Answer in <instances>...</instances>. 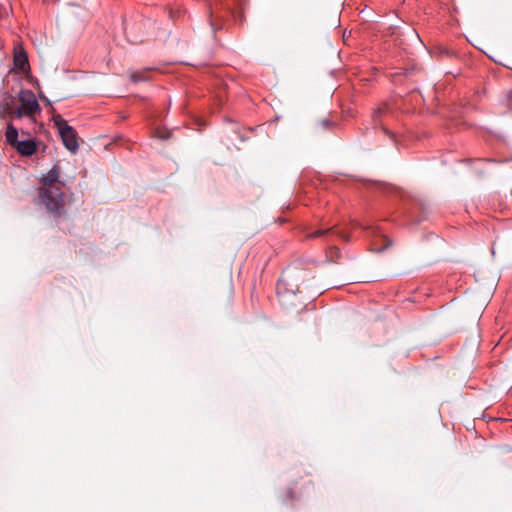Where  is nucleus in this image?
I'll return each instance as SVG.
<instances>
[{
  "instance_id": "7ed1b4c3",
  "label": "nucleus",
  "mask_w": 512,
  "mask_h": 512,
  "mask_svg": "<svg viewBox=\"0 0 512 512\" xmlns=\"http://www.w3.org/2000/svg\"><path fill=\"white\" fill-rule=\"evenodd\" d=\"M314 278L310 271L298 269L296 267H289L283 271L281 278L278 281L277 289L281 291L284 289L287 292L303 293L309 286L307 281Z\"/></svg>"
},
{
  "instance_id": "dca6fc26",
  "label": "nucleus",
  "mask_w": 512,
  "mask_h": 512,
  "mask_svg": "<svg viewBox=\"0 0 512 512\" xmlns=\"http://www.w3.org/2000/svg\"><path fill=\"white\" fill-rule=\"evenodd\" d=\"M314 294H321V292L319 290H316Z\"/></svg>"
},
{
  "instance_id": "f257e3e1",
  "label": "nucleus",
  "mask_w": 512,
  "mask_h": 512,
  "mask_svg": "<svg viewBox=\"0 0 512 512\" xmlns=\"http://www.w3.org/2000/svg\"><path fill=\"white\" fill-rule=\"evenodd\" d=\"M58 178L59 168L54 165L42 179L43 184L49 187H44L39 192L40 203L56 218L60 217L63 211V193L53 186L58 182Z\"/></svg>"
},
{
  "instance_id": "20e7f679",
  "label": "nucleus",
  "mask_w": 512,
  "mask_h": 512,
  "mask_svg": "<svg viewBox=\"0 0 512 512\" xmlns=\"http://www.w3.org/2000/svg\"><path fill=\"white\" fill-rule=\"evenodd\" d=\"M7 143L21 156L29 157L37 151V142L33 136L24 130H5Z\"/></svg>"
},
{
  "instance_id": "f3484780",
  "label": "nucleus",
  "mask_w": 512,
  "mask_h": 512,
  "mask_svg": "<svg viewBox=\"0 0 512 512\" xmlns=\"http://www.w3.org/2000/svg\"><path fill=\"white\" fill-rule=\"evenodd\" d=\"M39 128H40V129H43V128H44V125H43V124H40Z\"/></svg>"
},
{
  "instance_id": "1a4fd4ad",
  "label": "nucleus",
  "mask_w": 512,
  "mask_h": 512,
  "mask_svg": "<svg viewBox=\"0 0 512 512\" xmlns=\"http://www.w3.org/2000/svg\"><path fill=\"white\" fill-rule=\"evenodd\" d=\"M13 62L21 73L27 74L30 71L28 56L24 50L15 51Z\"/></svg>"
},
{
  "instance_id": "39448f33",
  "label": "nucleus",
  "mask_w": 512,
  "mask_h": 512,
  "mask_svg": "<svg viewBox=\"0 0 512 512\" xmlns=\"http://www.w3.org/2000/svg\"><path fill=\"white\" fill-rule=\"evenodd\" d=\"M137 19L139 20L132 21V19L127 18L123 20L125 34L132 43L142 42L140 32L150 24L149 19H144L141 16H137Z\"/></svg>"
},
{
  "instance_id": "4468645a",
  "label": "nucleus",
  "mask_w": 512,
  "mask_h": 512,
  "mask_svg": "<svg viewBox=\"0 0 512 512\" xmlns=\"http://www.w3.org/2000/svg\"><path fill=\"white\" fill-rule=\"evenodd\" d=\"M165 130H162V132H164ZM166 138V136L164 135V133H162V136H161V139L164 140Z\"/></svg>"
},
{
  "instance_id": "f03ea898",
  "label": "nucleus",
  "mask_w": 512,
  "mask_h": 512,
  "mask_svg": "<svg viewBox=\"0 0 512 512\" xmlns=\"http://www.w3.org/2000/svg\"><path fill=\"white\" fill-rule=\"evenodd\" d=\"M7 113L11 120L28 118L31 122L36 121V115L40 113V105L35 94L31 90H21L18 101L11 99V104H7Z\"/></svg>"
},
{
  "instance_id": "9b49d317",
  "label": "nucleus",
  "mask_w": 512,
  "mask_h": 512,
  "mask_svg": "<svg viewBox=\"0 0 512 512\" xmlns=\"http://www.w3.org/2000/svg\"><path fill=\"white\" fill-rule=\"evenodd\" d=\"M130 79L134 83H137V82H140V81H148L149 80V75H148L147 71L133 72L130 75Z\"/></svg>"
},
{
  "instance_id": "0eeeda50",
  "label": "nucleus",
  "mask_w": 512,
  "mask_h": 512,
  "mask_svg": "<svg viewBox=\"0 0 512 512\" xmlns=\"http://www.w3.org/2000/svg\"><path fill=\"white\" fill-rule=\"evenodd\" d=\"M387 137L394 142L396 147L406 146L414 138L413 130H383Z\"/></svg>"
},
{
  "instance_id": "f8f14e48",
  "label": "nucleus",
  "mask_w": 512,
  "mask_h": 512,
  "mask_svg": "<svg viewBox=\"0 0 512 512\" xmlns=\"http://www.w3.org/2000/svg\"><path fill=\"white\" fill-rule=\"evenodd\" d=\"M53 120H54V126L57 129H60V128H73L72 126L68 125L67 121L64 120L61 115H54L53 116Z\"/></svg>"
},
{
  "instance_id": "6e6552de",
  "label": "nucleus",
  "mask_w": 512,
  "mask_h": 512,
  "mask_svg": "<svg viewBox=\"0 0 512 512\" xmlns=\"http://www.w3.org/2000/svg\"><path fill=\"white\" fill-rule=\"evenodd\" d=\"M64 146L72 153H76L79 147L77 130H57Z\"/></svg>"
},
{
  "instance_id": "2eb2a0df",
  "label": "nucleus",
  "mask_w": 512,
  "mask_h": 512,
  "mask_svg": "<svg viewBox=\"0 0 512 512\" xmlns=\"http://www.w3.org/2000/svg\"><path fill=\"white\" fill-rule=\"evenodd\" d=\"M211 26L214 28V22L213 20L210 21Z\"/></svg>"
},
{
  "instance_id": "423d86ee",
  "label": "nucleus",
  "mask_w": 512,
  "mask_h": 512,
  "mask_svg": "<svg viewBox=\"0 0 512 512\" xmlns=\"http://www.w3.org/2000/svg\"><path fill=\"white\" fill-rule=\"evenodd\" d=\"M390 117H392V109L388 102H383L372 109L371 119L374 128H386V125L389 124L388 119Z\"/></svg>"
},
{
  "instance_id": "a211bd4d",
  "label": "nucleus",
  "mask_w": 512,
  "mask_h": 512,
  "mask_svg": "<svg viewBox=\"0 0 512 512\" xmlns=\"http://www.w3.org/2000/svg\"><path fill=\"white\" fill-rule=\"evenodd\" d=\"M154 132L157 134V133H159V132H160V130H159V129H156V130H154Z\"/></svg>"
},
{
  "instance_id": "9d476101",
  "label": "nucleus",
  "mask_w": 512,
  "mask_h": 512,
  "mask_svg": "<svg viewBox=\"0 0 512 512\" xmlns=\"http://www.w3.org/2000/svg\"><path fill=\"white\" fill-rule=\"evenodd\" d=\"M331 234H337L342 239H344L346 241L349 240V236L346 233L340 232V231H335L334 228H320V229H317L314 232L308 234L307 238H310V239H313V238H326V237H328Z\"/></svg>"
},
{
  "instance_id": "ddd939ff",
  "label": "nucleus",
  "mask_w": 512,
  "mask_h": 512,
  "mask_svg": "<svg viewBox=\"0 0 512 512\" xmlns=\"http://www.w3.org/2000/svg\"><path fill=\"white\" fill-rule=\"evenodd\" d=\"M6 128L12 129V128H14V126L11 122H8L6 125Z\"/></svg>"
}]
</instances>
